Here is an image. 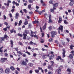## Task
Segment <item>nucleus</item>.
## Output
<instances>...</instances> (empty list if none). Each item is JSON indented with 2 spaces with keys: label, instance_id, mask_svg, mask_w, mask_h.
<instances>
[{
  "label": "nucleus",
  "instance_id": "nucleus-1",
  "mask_svg": "<svg viewBox=\"0 0 74 74\" xmlns=\"http://www.w3.org/2000/svg\"><path fill=\"white\" fill-rule=\"evenodd\" d=\"M27 34H29V30H25L23 33V40H26V37L27 36Z\"/></svg>",
  "mask_w": 74,
  "mask_h": 74
},
{
  "label": "nucleus",
  "instance_id": "nucleus-2",
  "mask_svg": "<svg viewBox=\"0 0 74 74\" xmlns=\"http://www.w3.org/2000/svg\"><path fill=\"white\" fill-rule=\"evenodd\" d=\"M51 35V37L52 38H54L55 35H57V32L55 31H53L50 33Z\"/></svg>",
  "mask_w": 74,
  "mask_h": 74
},
{
  "label": "nucleus",
  "instance_id": "nucleus-3",
  "mask_svg": "<svg viewBox=\"0 0 74 74\" xmlns=\"http://www.w3.org/2000/svg\"><path fill=\"white\" fill-rule=\"evenodd\" d=\"M35 32H32V31H31V35L30 36L31 37H34V38H36V39L37 40L38 39V35H34V34H35Z\"/></svg>",
  "mask_w": 74,
  "mask_h": 74
},
{
  "label": "nucleus",
  "instance_id": "nucleus-4",
  "mask_svg": "<svg viewBox=\"0 0 74 74\" xmlns=\"http://www.w3.org/2000/svg\"><path fill=\"white\" fill-rule=\"evenodd\" d=\"M53 8L55 10H56V8L55 7H58V5H59V3L58 2L55 3L54 4H53Z\"/></svg>",
  "mask_w": 74,
  "mask_h": 74
},
{
  "label": "nucleus",
  "instance_id": "nucleus-5",
  "mask_svg": "<svg viewBox=\"0 0 74 74\" xmlns=\"http://www.w3.org/2000/svg\"><path fill=\"white\" fill-rule=\"evenodd\" d=\"M20 64L22 66H26L27 65V63L26 62L23 60L20 62Z\"/></svg>",
  "mask_w": 74,
  "mask_h": 74
},
{
  "label": "nucleus",
  "instance_id": "nucleus-6",
  "mask_svg": "<svg viewBox=\"0 0 74 74\" xmlns=\"http://www.w3.org/2000/svg\"><path fill=\"white\" fill-rule=\"evenodd\" d=\"M7 60V58H1V63H4L5 62V60Z\"/></svg>",
  "mask_w": 74,
  "mask_h": 74
},
{
  "label": "nucleus",
  "instance_id": "nucleus-7",
  "mask_svg": "<svg viewBox=\"0 0 74 74\" xmlns=\"http://www.w3.org/2000/svg\"><path fill=\"white\" fill-rule=\"evenodd\" d=\"M62 51H63V52H62V55L63 58H64L66 56V55H65V54H66V50H65V49H62Z\"/></svg>",
  "mask_w": 74,
  "mask_h": 74
},
{
  "label": "nucleus",
  "instance_id": "nucleus-8",
  "mask_svg": "<svg viewBox=\"0 0 74 74\" xmlns=\"http://www.w3.org/2000/svg\"><path fill=\"white\" fill-rule=\"evenodd\" d=\"M10 72V68H6L5 71V73H7V74H8Z\"/></svg>",
  "mask_w": 74,
  "mask_h": 74
},
{
  "label": "nucleus",
  "instance_id": "nucleus-9",
  "mask_svg": "<svg viewBox=\"0 0 74 74\" xmlns=\"http://www.w3.org/2000/svg\"><path fill=\"white\" fill-rule=\"evenodd\" d=\"M11 3V1L8 0V3L6 4V3H4V4L5 5H7V7H8L9 5H10V4L9 3Z\"/></svg>",
  "mask_w": 74,
  "mask_h": 74
},
{
  "label": "nucleus",
  "instance_id": "nucleus-10",
  "mask_svg": "<svg viewBox=\"0 0 74 74\" xmlns=\"http://www.w3.org/2000/svg\"><path fill=\"white\" fill-rule=\"evenodd\" d=\"M62 22V16H60L59 17V19L58 21V22L59 23H61Z\"/></svg>",
  "mask_w": 74,
  "mask_h": 74
},
{
  "label": "nucleus",
  "instance_id": "nucleus-11",
  "mask_svg": "<svg viewBox=\"0 0 74 74\" xmlns=\"http://www.w3.org/2000/svg\"><path fill=\"white\" fill-rule=\"evenodd\" d=\"M63 26L62 25H60V27L58 28V29L60 30H61V32H63Z\"/></svg>",
  "mask_w": 74,
  "mask_h": 74
},
{
  "label": "nucleus",
  "instance_id": "nucleus-12",
  "mask_svg": "<svg viewBox=\"0 0 74 74\" xmlns=\"http://www.w3.org/2000/svg\"><path fill=\"white\" fill-rule=\"evenodd\" d=\"M71 1V2L69 3V5L72 6L74 4V0H70Z\"/></svg>",
  "mask_w": 74,
  "mask_h": 74
},
{
  "label": "nucleus",
  "instance_id": "nucleus-13",
  "mask_svg": "<svg viewBox=\"0 0 74 74\" xmlns=\"http://www.w3.org/2000/svg\"><path fill=\"white\" fill-rule=\"evenodd\" d=\"M5 40V39L4 38V37H1L0 38V42L1 43H2L3 42H2V41H4Z\"/></svg>",
  "mask_w": 74,
  "mask_h": 74
},
{
  "label": "nucleus",
  "instance_id": "nucleus-14",
  "mask_svg": "<svg viewBox=\"0 0 74 74\" xmlns=\"http://www.w3.org/2000/svg\"><path fill=\"white\" fill-rule=\"evenodd\" d=\"M25 21L24 22V25H27L28 24V21L27 19H25Z\"/></svg>",
  "mask_w": 74,
  "mask_h": 74
},
{
  "label": "nucleus",
  "instance_id": "nucleus-15",
  "mask_svg": "<svg viewBox=\"0 0 74 74\" xmlns=\"http://www.w3.org/2000/svg\"><path fill=\"white\" fill-rule=\"evenodd\" d=\"M48 69H50V70H52V71H53V68L51 67V65L49 66L48 67Z\"/></svg>",
  "mask_w": 74,
  "mask_h": 74
},
{
  "label": "nucleus",
  "instance_id": "nucleus-16",
  "mask_svg": "<svg viewBox=\"0 0 74 74\" xmlns=\"http://www.w3.org/2000/svg\"><path fill=\"white\" fill-rule=\"evenodd\" d=\"M10 45H11V48H13V44H14V42L12 40H11L10 41Z\"/></svg>",
  "mask_w": 74,
  "mask_h": 74
},
{
  "label": "nucleus",
  "instance_id": "nucleus-17",
  "mask_svg": "<svg viewBox=\"0 0 74 74\" xmlns=\"http://www.w3.org/2000/svg\"><path fill=\"white\" fill-rule=\"evenodd\" d=\"M42 58L43 59H47V56L45 54H44L43 55Z\"/></svg>",
  "mask_w": 74,
  "mask_h": 74
},
{
  "label": "nucleus",
  "instance_id": "nucleus-18",
  "mask_svg": "<svg viewBox=\"0 0 74 74\" xmlns=\"http://www.w3.org/2000/svg\"><path fill=\"white\" fill-rule=\"evenodd\" d=\"M74 56L72 54H71L70 55H69L68 56V57L69 59H73V56Z\"/></svg>",
  "mask_w": 74,
  "mask_h": 74
},
{
  "label": "nucleus",
  "instance_id": "nucleus-19",
  "mask_svg": "<svg viewBox=\"0 0 74 74\" xmlns=\"http://www.w3.org/2000/svg\"><path fill=\"white\" fill-rule=\"evenodd\" d=\"M16 33V31L15 30H14V29H12L10 30V33Z\"/></svg>",
  "mask_w": 74,
  "mask_h": 74
},
{
  "label": "nucleus",
  "instance_id": "nucleus-20",
  "mask_svg": "<svg viewBox=\"0 0 74 74\" xmlns=\"http://www.w3.org/2000/svg\"><path fill=\"white\" fill-rule=\"evenodd\" d=\"M30 45H36V43H34L32 42V41H31L29 42Z\"/></svg>",
  "mask_w": 74,
  "mask_h": 74
},
{
  "label": "nucleus",
  "instance_id": "nucleus-21",
  "mask_svg": "<svg viewBox=\"0 0 74 74\" xmlns=\"http://www.w3.org/2000/svg\"><path fill=\"white\" fill-rule=\"evenodd\" d=\"M53 57H55V55L54 54H53L50 56V58H49L50 60H52V59H53V58H52Z\"/></svg>",
  "mask_w": 74,
  "mask_h": 74
},
{
  "label": "nucleus",
  "instance_id": "nucleus-22",
  "mask_svg": "<svg viewBox=\"0 0 74 74\" xmlns=\"http://www.w3.org/2000/svg\"><path fill=\"white\" fill-rule=\"evenodd\" d=\"M17 53H18L19 55H23V53L21 52V51H17Z\"/></svg>",
  "mask_w": 74,
  "mask_h": 74
},
{
  "label": "nucleus",
  "instance_id": "nucleus-23",
  "mask_svg": "<svg viewBox=\"0 0 74 74\" xmlns=\"http://www.w3.org/2000/svg\"><path fill=\"white\" fill-rule=\"evenodd\" d=\"M51 63V66H52V67H53L54 66V64H55V62H54L52 61H50Z\"/></svg>",
  "mask_w": 74,
  "mask_h": 74
},
{
  "label": "nucleus",
  "instance_id": "nucleus-24",
  "mask_svg": "<svg viewBox=\"0 0 74 74\" xmlns=\"http://www.w3.org/2000/svg\"><path fill=\"white\" fill-rule=\"evenodd\" d=\"M61 57H61V56H58L57 57V58L56 59V60H58V61L60 59Z\"/></svg>",
  "mask_w": 74,
  "mask_h": 74
},
{
  "label": "nucleus",
  "instance_id": "nucleus-25",
  "mask_svg": "<svg viewBox=\"0 0 74 74\" xmlns=\"http://www.w3.org/2000/svg\"><path fill=\"white\" fill-rule=\"evenodd\" d=\"M46 27H47V23H45L43 27V30L46 29Z\"/></svg>",
  "mask_w": 74,
  "mask_h": 74
},
{
  "label": "nucleus",
  "instance_id": "nucleus-26",
  "mask_svg": "<svg viewBox=\"0 0 74 74\" xmlns=\"http://www.w3.org/2000/svg\"><path fill=\"white\" fill-rule=\"evenodd\" d=\"M39 22L38 21H35L33 22V24H35L36 23H38Z\"/></svg>",
  "mask_w": 74,
  "mask_h": 74
},
{
  "label": "nucleus",
  "instance_id": "nucleus-27",
  "mask_svg": "<svg viewBox=\"0 0 74 74\" xmlns=\"http://www.w3.org/2000/svg\"><path fill=\"white\" fill-rule=\"evenodd\" d=\"M0 72L1 73H3L4 71H3V68H0Z\"/></svg>",
  "mask_w": 74,
  "mask_h": 74
},
{
  "label": "nucleus",
  "instance_id": "nucleus-28",
  "mask_svg": "<svg viewBox=\"0 0 74 74\" xmlns=\"http://www.w3.org/2000/svg\"><path fill=\"white\" fill-rule=\"evenodd\" d=\"M54 10H55L54 9H53H53H50V11L51 12H53V13L54 12Z\"/></svg>",
  "mask_w": 74,
  "mask_h": 74
},
{
  "label": "nucleus",
  "instance_id": "nucleus-29",
  "mask_svg": "<svg viewBox=\"0 0 74 74\" xmlns=\"http://www.w3.org/2000/svg\"><path fill=\"white\" fill-rule=\"evenodd\" d=\"M10 69H11L12 71H14V70H15V68L13 66H11Z\"/></svg>",
  "mask_w": 74,
  "mask_h": 74
},
{
  "label": "nucleus",
  "instance_id": "nucleus-30",
  "mask_svg": "<svg viewBox=\"0 0 74 74\" xmlns=\"http://www.w3.org/2000/svg\"><path fill=\"white\" fill-rule=\"evenodd\" d=\"M49 3L51 4H53V1L52 0H51L49 1Z\"/></svg>",
  "mask_w": 74,
  "mask_h": 74
},
{
  "label": "nucleus",
  "instance_id": "nucleus-31",
  "mask_svg": "<svg viewBox=\"0 0 74 74\" xmlns=\"http://www.w3.org/2000/svg\"><path fill=\"white\" fill-rule=\"evenodd\" d=\"M70 49H71V50H72V49H73V47H74V45H71L70 46Z\"/></svg>",
  "mask_w": 74,
  "mask_h": 74
},
{
  "label": "nucleus",
  "instance_id": "nucleus-32",
  "mask_svg": "<svg viewBox=\"0 0 74 74\" xmlns=\"http://www.w3.org/2000/svg\"><path fill=\"white\" fill-rule=\"evenodd\" d=\"M67 71L69 72V73H71V69L69 68H68L66 70Z\"/></svg>",
  "mask_w": 74,
  "mask_h": 74
},
{
  "label": "nucleus",
  "instance_id": "nucleus-33",
  "mask_svg": "<svg viewBox=\"0 0 74 74\" xmlns=\"http://www.w3.org/2000/svg\"><path fill=\"white\" fill-rule=\"evenodd\" d=\"M64 24H66V25H67L68 24H69V22L67 21L66 20H64Z\"/></svg>",
  "mask_w": 74,
  "mask_h": 74
},
{
  "label": "nucleus",
  "instance_id": "nucleus-34",
  "mask_svg": "<svg viewBox=\"0 0 74 74\" xmlns=\"http://www.w3.org/2000/svg\"><path fill=\"white\" fill-rule=\"evenodd\" d=\"M33 26V25H32V24L31 23H29V28H31V27H32Z\"/></svg>",
  "mask_w": 74,
  "mask_h": 74
},
{
  "label": "nucleus",
  "instance_id": "nucleus-35",
  "mask_svg": "<svg viewBox=\"0 0 74 74\" xmlns=\"http://www.w3.org/2000/svg\"><path fill=\"white\" fill-rule=\"evenodd\" d=\"M72 54L73 56H74V51L73 50L71 51L70 52Z\"/></svg>",
  "mask_w": 74,
  "mask_h": 74
},
{
  "label": "nucleus",
  "instance_id": "nucleus-36",
  "mask_svg": "<svg viewBox=\"0 0 74 74\" xmlns=\"http://www.w3.org/2000/svg\"><path fill=\"white\" fill-rule=\"evenodd\" d=\"M52 26H49V30H52Z\"/></svg>",
  "mask_w": 74,
  "mask_h": 74
},
{
  "label": "nucleus",
  "instance_id": "nucleus-37",
  "mask_svg": "<svg viewBox=\"0 0 74 74\" xmlns=\"http://www.w3.org/2000/svg\"><path fill=\"white\" fill-rule=\"evenodd\" d=\"M22 21L21 20H20L18 23V25L21 26V24H22Z\"/></svg>",
  "mask_w": 74,
  "mask_h": 74
},
{
  "label": "nucleus",
  "instance_id": "nucleus-38",
  "mask_svg": "<svg viewBox=\"0 0 74 74\" xmlns=\"http://www.w3.org/2000/svg\"><path fill=\"white\" fill-rule=\"evenodd\" d=\"M53 40L52 38H50L49 39V42H53Z\"/></svg>",
  "mask_w": 74,
  "mask_h": 74
},
{
  "label": "nucleus",
  "instance_id": "nucleus-39",
  "mask_svg": "<svg viewBox=\"0 0 74 74\" xmlns=\"http://www.w3.org/2000/svg\"><path fill=\"white\" fill-rule=\"evenodd\" d=\"M18 36H19L20 37H23V35H22V34H20L19 33H18Z\"/></svg>",
  "mask_w": 74,
  "mask_h": 74
},
{
  "label": "nucleus",
  "instance_id": "nucleus-40",
  "mask_svg": "<svg viewBox=\"0 0 74 74\" xmlns=\"http://www.w3.org/2000/svg\"><path fill=\"white\" fill-rule=\"evenodd\" d=\"M41 41H40V42L41 43H44V40H43V39L42 38H41L40 39Z\"/></svg>",
  "mask_w": 74,
  "mask_h": 74
},
{
  "label": "nucleus",
  "instance_id": "nucleus-41",
  "mask_svg": "<svg viewBox=\"0 0 74 74\" xmlns=\"http://www.w3.org/2000/svg\"><path fill=\"white\" fill-rule=\"evenodd\" d=\"M35 72L36 73H39V70L36 69L35 70Z\"/></svg>",
  "mask_w": 74,
  "mask_h": 74
},
{
  "label": "nucleus",
  "instance_id": "nucleus-42",
  "mask_svg": "<svg viewBox=\"0 0 74 74\" xmlns=\"http://www.w3.org/2000/svg\"><path fill=\"white\" fill-rule=\"evenodd\" d=\"M48 74H53V73L52 71H49L48 72Z\"/></svg>",
  "mask_w": 74,
  "mask_h": 74
},
{
  "label": "nucleus",
  "instance_id": "nucleus-43",
  "mask_svg": "<svg viewBox=\"0 0 74 74\" xmlns=\"http://www.w3.org/2000/svg\"><path fill=\"white\" fill-rule=\"evenodd\" d=\"M28 2L29 3H33L32 0H28Z\"/></svg>",
  "mask_w": 74,
  "mask_h": 74
},
{
  "label": "nucleus",
  "instance_id": "nucleus-44",
  "mask_svg": "<svg viewBox=\"0 0 74 74\" xmlns=\"http://www.w3.org/2000/svg\"><path fill=\"white\" fill-rule=\"evenodd\" d=\"M3 46H2V47L0 48V52H3V50H1V49H2V48H3Z\"/></svg>",
  "mask_w": 74,
  "mask_h": 74
},
{
  "label": "nucleus",
  "instance_id": "nucleus-45",
  "mask_svg": "<svg viewBox=\"0 0 74 74\" xmlns=\"http://www.w3.org/2000/svg\"><path fill=\"white\" fill-rule=\"evenodd\" d=\"M60 61L61 62H64V60L62 58V57H61V58L60 59Z\"/></svg>",
  "mask_w": 74,
  "mask_h": 74
},
{
  "label": "nucleus",
  "instance_id": "nucleus-46",
  "mask_svg": "<svg viewBox=\"0 0 74 74\" xmlns=\"http://www.w3.org/2000/svg\"><path fill=\"white\" fill-rule=\"evenodd\" d=\"M4 38H8V36H7V35H5L4 36V37H3Z\"/></svg>",
  "mask_w": 74,
  "mask_h": 74
},
{
  "label": "nucleus",
  "instance_id": "nucleus-47",
  "mask_svg": "<svg viewBox=\"0 0 74 74\" xmlns=\"http://www.w3.org/2000/svg\"><path fill=\"white\" fill-rule=\"evenodd\" d=\"M28 7L29 9H30V8H31V5L30 4L29 5H28Z\"/></svg>",
  "mask_w": 74,
  "mask_h": 74
},
{
  "label": "nucleus",
  "instance_id": "nucleus-48",
  "mask_svg": "<svg viewBox=\"0 0 74 74\" xmlns=\"http://www.w3.org/2000/svg\"><path fill=\"white\" fill-rule=\"evenodd\" d=\"M18 44L19 45H23L22 44V42H18Z\"/></svg>",
  "mask_w": 74,
  "mask_h": 74
},
{
  "label": "nucleus",
  "instance_id": "nucleus-49",
  "mask_svg": "<svg viewBox=\"0 0 74 74\" xmlns=\"http://www.w3.org/2000/svg\"><path fill=\"white\" fill-rule=\"evenodd\" d=\"M49 23H52V20H51V18L49 19Z\"/></svg>",
  "mask_w": 74,
  "mask_h": 74
},
{
  "label": "nucleus",
  "instance_id": "nucleus-50",
  "mask_svg": "<svg viewBox=\"0 0 74 74\" xmlns=\"http://www.w3.org/2000/svg\"><path fill=\"white\" fill-rule=\"evenodd\" d=\"M29 66L30 67H32V66H33V64L31 63H29Z\"/></svg>",
  "mask_w": 74,
  "mask_h": 74
},
{
  "label": "nucleus",
  "instance_id": "nucleus-51",
  "mask_svg": "<svg viewBox=\"0 0 74 74\" xmlns=\"http://www.w3.org/2000/svg\"><path fill=\"white\" fill-rule=\"evenodd\" d=\"M20 12H21V14H22V15H23V12L22 11V10H21L20 11Z\"/></svg>",
  "mask_w": 74,
  "mask_h": 74
},
{
  "label": "nucleus",
  "instance_id": "nucleus-52",
  "mask_svg": "<svg viewBox=\"0 0 74 74\" xmlns=\"http://www.w3.org/2000/svg\"><path fill=\"white\" fill-rule=\"evenodd\" d=\"M14 49H15V51H17V52L18 51V47L14 48Z\"/></svg>",
  "mask_w": 74,
  "mask_h": 74
},
{
  "label": "nucleus",
  "instance_id": "nucleus-53",
  "mask_svg": "<svg viewBox=\"0 0 74 74\" xmlns=\"http://www.w3.org/2000/svg\"><path fill=\"white\" fill-rule=\"evenodd\" d=\"M23 11L25 12V13H27V10H26V9H24L23 10Z\"/></svg>",
  "mask_w": 74,
  "mask_h": 74
},
{
  "label": "nucleus",
  "instance_id": "nucleus-54",
  "mask_svg": "<svg viewBox=\"0 0 74 74\" xmlns=\"http://www.w3.org/2000/svg\"><path fill=\"white\" fill-rule=\"evenodd\" d=\"M16 69L17 70H18V71H21L20 70V69L18 67L16 68Z\"/></svg>",
  "mask_w": 74,
  "mask_h": 74
},
{
  "label": "nucleus",
  "instance_id": "nucleus-55",
  "mask_svg": "<svg viewBox=\"0 0 74 74\" xmlns=\"http://www.w3.org/2000/svg\"><path fill=\"white\" fill-rule=\"evenodd\" d=\"M11 12H14V11H15V9H13L12 10H11Z\"/></svg>",
  "mask_w": 74,
  "mask_h": 74
},
{
  "label": "nucleus",
  "instance_id": "nucleus-56",
  "mask_svg": "<svg viewBox=\"0 0 74 74\" xmlns=\"http://www.w3.org/2000/svg\"><path fill=\"white\" fill-rule=\"evenodd\" d=\"M4 24L5 25H6V26L8 25V23L6 22H5L4 23Z\"/></svg>",
  "mask_w": 74,
  "mask_h": 74
},
{
  "label": "nucleus",
  "instance_id": "nucleus-57",
  "mask_svg": "<svg viewBox=\"0 0 74 74\" xmlns=\"http://www.w3.org/2000/svg\"><path fill=\"white\" fill-rule=\"evenodd\" d=\"M15 73L16 74H18L19 73V72H18L17 70H16Z\"/></svg>",
  "mask_w": 74,
  "mask_h": 74
},
{
  "label": "nucleus",
  "instance_id": "nucleus-58",
  "mask_svg": "<svg viewBox=\"0 0 74 74\" xmlns=\"http://www.w3.org/2000/svg\"><path fill=\"white\" fill-rule=\"evenodd\" d=\"M33 73V71L32 70H30L29 71V74H32Z\"/></svg>",
  "mask_w": 74,
  "mask_h": 74
},
{
  "label": "nucleus",
  "instance_id": "nucleus-59",
  "mask_svg": "<svg viewBox=\"0 0 74 74\" xmlns=\"http://www.w3.org/2000/svg\"><path fill=\"white\" fill-rule=\"evenodd\" d=\"M18 16H15V19H18Z\"/></svg>",
  "mask_w": 74,
  "mask_h": 74
},
{
  "label": "nucleus",
  "instance_id": "nucleus-60",
  "mask_svg": "<svg viewBox=\"0 0 74 74\" xmlns=\"http://www.w3.org/2000/svg\"><path fill=\"white\" fill-rule=\"evenodd\" d=\"M9 16L10 18L12 17V14L10 13L9 14Z\"/></svg>",
  "mask_w": 74,
  "mask_h": 74
},
{
  "label": "nucleus",
  "instance_id": "nucleus-61",
  "mask_svg": "<svg viewBox=\"0 0 74 74\" xmlns=\"http://www.w3.org/2000/svg\"><path fill=\"white\" fill-rule=\"evenodd\" d=\"M25 53H27V54H28L29 55H30V53L29 52H28L27 51L25 52Z\"/></svg>",
  "mask_w": 74,
  "mask_h": 74
},
{
  "label": "nucleus",
  "instance_id": "nucleus-62",
  "mask_svg": "<svg viewBox=\"0 0 74 74\" xmlns=\"http://www.w3.org/2000/svg\"><path fill=\"white\" fill-rule=\"evenodd\" d=\"M3 30H4V31H5V32H7V28H4L3 29Z\"/></svg>",
  "mask_w": 74,
  "mask_h": 74
},
{
  "label": "nucleus",
  "instance_id": "nucleus-63",
  "mask_svg": "<svg viewBox=\"0 0 74 74\" xmlns=\"http://www.w3.org/2000/svg\"><path fill=\"white\" fill-rule=\"evenodd\" d=\"M17 25H18V23L15 22L14 23L15 26H17Z\"/></svg>",
  "mask_w": 74,
  "mask_h": 74
},
{
  "label": "nucleus",
  "instance_id": "nucleus-64",
  "mask_svg": "<svg viewBox=\"0 0 74 74\" xmlns=\"http://www.w3.org/2000/svg\"><path fill=\"white\" fill-rule=\"evenodd\" d=\"M16 16H19V13L17 12L16 13Z\"/></svg>",
  "mask_w": 74,
  "mask_h": 74
}]
</instances>
